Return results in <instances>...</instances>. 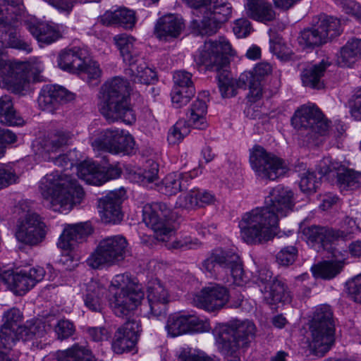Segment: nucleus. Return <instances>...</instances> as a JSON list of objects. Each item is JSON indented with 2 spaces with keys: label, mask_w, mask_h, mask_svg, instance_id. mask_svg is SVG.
Returning a JSON list of instances; mask_svg holds the SVG:
<instances>
[{
  "label": "nucleus",
  "mask_w": 361,
  "mask_h": 361,
  "mask_svg": "<svg viewBox=\"0 0 361 361\" xmlns=\"http://www.w3.org/2000/svg\"><path fill=\"white\" fill-rule=\"evenodd\" d=\"M302 232L307 240L319 243L324 250L333 255L334 249L331 244L340 239L345 240L348 237L343 231L315 225L303 228Z\"/></svg>",
  "instance_id": "23"
},
{
  "label": "nucleus",
  "mask_w": 361,
  "mask_h": 361,
  "mask_svg": "<svg viewBox=\"0 0 361 361\" xmlns=\"http://www.w3.org/2000/svg\"><path fill=\"white\" fill-rule=\"evenodd\" d=\"M207 111V105L205 100L197 99L191 105L188 116L190 125L195 128L205 129L207 126L205 115Z\"/></svg>",
  "instance_id": "47"
},
{
  "label": "nucleus",
  "mask_w": 361,
  "mask_h": 361,
  "mask_svg": "<svg viewBox=\"0 0 361 361\" xmlns=\"http://www.w3.org/2000/svg\"><path fill=\"white\" fill-rule=\"evenodd\" d=\"M45 224L42 218L35 212L28 213L18 226L16 239L29 245H36L45 238Z\"/></svg>",
  "instance_id": "19"
},
{
  "label": "nucleus",
  "mask_w": 361,
  "mask_h": 361,
  "mask_svg": "<svg viewBox=\"0 0 361 361\" xmlns=\"http://www.w3.org/2000/svg\"><path fill=\"white\" fill-rule=\"evenodd\" d=\"M143 221L154 232V237L160 241H167L174 229L166 221L171 219V209L163 202L147 204L142 209Z\"/></svg>",
  "instance_id": "12"
},
{
  "label": "nucleus",
  "mask_w": 361,
  "mask_h": 361,
  "mask_svg": "<svg viewBox=\"0 0 361 361\" xmlns=\"http://www.w3.org/2000/svg\"><path fill=\"white\" fill-rule=\"evenodd\" d=\"M190 133L187 121H178L169 130L167 140L170 145H176L183 140L184 137Z\"/></svg>",
  "instance_id": "53"
},
{
  "label": "nucleus",
  "mask_w": 361,
  "mask_h": 361,
  "mask_svg": "<svg viewBox=\"0 0 361 361\" xmlns=\"http://www.w3.org/2000/svg\"><path fill=\"white\" fill-rule=\"evenodd\" d=\"M44 274V269L37 267L31 268L28 271L24 270L14 273L7 271L2 274H0V279L16 294L23 295L34 287L37 283L41 281Z\"/></svg>",
  "instance_id": "14"
},
{
  "label": "nucleus",
  "mask_w": 361,
  "mask_h": 361,
  "mask_svg": "<svg viewBox=\"0 0 361 361\" xmlns=\"http://www.w3.org/2000/svg\"><path fill=\"white\" fill-rule=\"evenodd\" d=\"M256 283L259 288L264 300L267 304L274 305L288 300L289 294L285 284L277 278L273 277L269 270L260 269Z\"/></svg>",
  "instance_id": "16"
},
{
  "label": "nucleus",
  "mask_w": 361,
  "mask_h": 361,
  "mask_svg": "<svg viewBox=\"0 0 361 361\" xmlns=\"http://www.w3.org/2000/svg\"><path fill=\"white\" fill-rule=\"evenodd\" d=\"M17 331L0 327V361H13L10 353L18 341Z\"/></svg>",
  "instance_id": "49"
},
{
  "label": "nucleus",
  "mask_w": 361,
  "mask_h": 361,
  "mask_svg": "<svg viewBox=\"0 0 361 361\" xmlns=\"http://www.w3.org/2000/svg\"><path fill=\"white\" fill-rule=\"evenodd\" d=\"M104 286L99 281L91 280L86 284V292L84 295L85 306L92 312H101L103 306L102 298L105 293Z\"/></svg>",
  "instance_id": "39"
},
{
  "label": "nucleus",
  "mask_w": 361,
  "mask_h": 361,
  "mask_svg": "<svg viewBox=\"0 0 361 361\" xmlns=\"http://www.w3.org/2000/svg\"><path fill=\"white\" fill-rule=\"evenodd\" d=\"M238 227L244 243L249 245H259L274 238L278 224L274 214L262 207H257L242 216Z\"/></svg>",
  "instance_id": "3"
},
{
  "label": "nucleus",
  "mask_w": 361,
  "mask_h": 361,
  "mask_svg": "<svg viewBox=\"0 0 361 361\" xmlns=\"http://www.w3.org/2000/svg\"><path fill=\"white\" fill-rule=\"evenodd\" d=\"M229 292L226 288L217 283L204 287L194 298L193 302L197 307L208 312L218 311L228 303Z\"/></svg>",
  "instance_id": "18"
},
{
  "label": "nucleus",
  "mask_w": 361,
  "mask_h": 361,
  "mask_svg": "<svg viewBox=\"0 0 361 361\" xmlns=\"http://www.w3.org/2000/svg\"><path fill=\"white\" fill-rule=\"evenodd\" d=\"M250 162L256 175L262 179L274 180L286 172V166L281 159L259 145L251 151Z\"/></svg>",
  "instance_id": "11"
},
{
  "label": "nucleus",
  "mask_w": 361,
  "mask_h": 361,
  "mask_svg": "<svg viewBox=\"0 0 361 361\" xmlns=\"http://www.w3.org/2000/svg\"><path fill=\"white\" fill-rule=\"evenodd\" d=\"M221 25L219 20L205 11L201 19H193L191 21L190 28L197 35L211 36L218 32Z\"/></svg>",
  "instance_id": "43"
},
{
  "label": "nucleus",
  "mask_w": 361,
  "mask_h": 361,
  "mask_svg": "<svg viewBox=\"0 0 361 361\" xmlns=\"http://www.w3.org/2000/svg\"><path fill=\"white\" fill-rule=\"evenodd\" d=\"M86 62V53L84 50L74 47L62 51L58 57L59 66L72 73H76L83 68Z\"/></svg>",
  "instance_id": "36"
},
{
  "label": "nucleus",
  "mask_w": 361,
  "mask_h": 361,
  "mask_svg": "<svg viewBox=\"0 0 361 361\" xmlns=\"http://www.w3.org/2000/svg\"><path fill=\"white\" fill-rule=\"evenodd\" d=\"M338 4L345 13L361 22V6L359 3L353 0H338Z\"/></svg>",
  "instance_id": "61"
},
{
  "label": "nucleus",
  "mask_w": 361,
  "mask_h": 361,
  "mask_svg": "<svg viewBox=\"0 0 361 361\" xmlns=\"http://www.w3.org/2000/svg\"><path fill=\"white\" fill-rule=\"evenodd\" d=\"M114 42L125 63L131 66L137 61L140 51L135 47V39L133 37L127 34H120L114 37Z\"/></svg>",
  "instance_id": "38"
},
{
  "label": "nucleus",
  "mask_w": 361,
  "mask_h": 361,
  "mask_svg": "<svg viewBox=\"0 0 361 361\" xmlns=\"http://www.w3.org/2000/svg\"><path fill=\"white\" fill-rule=\"evenodd\" d=\"M110 305L114 314L119 317L129 315L144 298V292L140 285L134 283L128 274H118L111 282Z\"/></svg>",
  "instance_id": "4"
},
{
  "label": "nucleus",
  "mask_w": 361,
  "mask_h": 361,
  "mask_svg": "<svg viewBox=\"0 0 361 361\" xmlns=\"http://www.w3.org/2000/svg\"><path fill=\"white\" fill-rule=\"evenodd\" d=\"M329 66L330 63L322 60L318 64L306 68L301 75L303 85L314 89L323 88L324 85L322 78Z\"/></svg>",
  "instance_id": "41"
},
{
  "label": "nucleus",
  "mask_w": 361,
  "mask_h": 361,
  "mask_svg": "<svg viewBox=\"0 0 361 361\" xmlns=\"http://www.w3.org/2000/svg\"><path fill=\"white\" fill-rule=\"evenodd\" d=\"M74 99V94L66 88L56 85L44 86L38 97L39 107L51 113H54L59 106Z\"/></svg>",
  "instance_id": "22"
},
{
  "label": "nucleus",
  "mask_w": 361,
  "mask_h": 361,
  "mask_svg": "<svg viewBox=\"0 0 361 361\" xmlns=\"http://www.w3.org/2000/svg\"><path fill=\"white\" fill-rule=\"evenodd\" d=\"M321 173L324 176H336L337 184L341 190H356L361 187V172L352 169H342V172L336 171V167L324 166L321 164Z\"/></svg>",
  "instance_id": "31"
},
{
  "label": "nucleus",
  "mask_w": 361,
  "mask_h": 361,
  "mask_svg": "<svg viewBox=\"0 0 361 361\" xmlns=\"http://www.w3.org/2000/svg\"><path fill=\"white\" fill-rule=\"evenodd\" d=\"M341 32V24L338 18L320 15L314 20L312 27L300 32L298 41L302 48L313 49L339 35Z\"/></svg>",
  "instance_id": "8"
},
{
  "label": "nucleus",
  "mask_w": 361,
  "mask_h": 361,
  "mask_svg": "<svg viewBox=\"0 0 361 361\" xmlns=\"http://www.w3.org/2000/svg\"><path fill=\"white\" fill-rule=\"evenodd\" d=\"M12 63H23L25 65V73L26 80L23 84L22 88L20 90H11L15 93H19L23 90L24 87L27 82H29L31 80L33 82H42L45 80V77L42 74L43 68L40 64H33L32 66L28 65L24 62H12Z\"/></svg>",
  "instance_id": "54"
},
{
  "label": "nucleus",
  "mask_w": 361,
  "mask_h": 361,
  "mask_svg": "<svg viewBox=\"0 0 361 361\" xmlns=\"http://www.w3.org/2000/svg\"><path fill=\"white\" fill-rule=\"evenodd\" d=\"M73 134L68 130H57L44 136L38 142L37 152L45 159L50 160L52 156L60 153L68 145Z\"/></svg>",
  "instance_id": "25"
},
{
  "label": "nucleus",
  "mask_w": 361,
  "mask_h": 361,
  "mask_svg": "<svg viewBox=\"0 0 361 361\" xmlns=\"http://www.w3.org/2000/svg\"><path fill=\"white\" fill-rule=\"evenodd\" d=\"M126 191L123 188L109 192L99 201V213L105 223L116 224L123 219L121 204L124 200Z\"/></svg>",
  "instance_id": "24"
},
{
  "label": "nucleus",
  "mask_w": 361,
  "mask_h": 361,
  "mask_svg": "<svg viewBox=\"0 0 361 361\" xmlns=\"http://www.w3.org/2000/svg\"><path fill=\"white\" fill-rule=\"evenodd\" d=\"M130 66L126 71V73L130 75L134 82L149 84L156 78V73L143 61L136 66L133 64Z\"/></svg>",
  "instance_id": "50"
},
{
  "label": "nucleus",
  "mask_w": 361,
  "mask_h": 361,
  "mask_svg": "<svg viewBox=\"0 0 361 361\" xmlns=\"http://www.w3.org/2000/svg\"><path fill=\"white\" fill-rule=\"evenodd\" d=\"M4 47L0 40V87L8 90H20L26 80L25 65L12 63L6 59Z\"/></svg>",
  "instance_id": "17"
},
{
  "label": "nucleus",
  "mask_w": 361,
  "mask_h": 361,
  "mask_svg": "<svg viewBox=\"0 0 361 361\" xmlns=\"http://www.w3.org/2000/svg\"><path fill=\"white\" fill-rule=\"evenodd\" d=\"M311 338L309 343L310 350L317 356H324L335 342V329L322 328L310 325Z\"/></svg>",
  "instance_id": "28"
},
{
  "label": "nucleus",
  "mask_w": 361,
  "mask_h": 361,
  "mask_svg": "<svg viewBox=\"0 0 361 361\" xmlns=\"http://www.w3.org/2000/svg\"><path fill=\"white\" fill-rule=\"evenodd\" d=\"M147 292L149 306V317L157 319L165 317L170 302V294L164 284L157 279H153L148 283Z\"/></svg>",
  "instance_id": "21"
},
{
  "label": "nucleus",
  "mask_w": 361,
  "mask_h": 361,
  "mask_svg": "<svg viewBox=\"0 0 361 361\" xmlns=\"http://www.w3.org/2000/svg\"><path fill=\"white\" fill-rule=\"evenodd\" d=\"M298 256V249L295 246L283 247L276 255L277 262L282 266L292 264Z\"/></svg>",
  "instance_id": "59"
},
{
  "label": "nucleus",
  "mask_w": 361,
  "mask_h": 361,
  "mask_svg": "<svg viewBox=\"0 0 361 361\" xmlns=\"http://www.w3.org/2000/svg\"><path fill=\"white\" fill-rule=\"evenodd\" d=\"M22 11L21 0H0V34L2 39L4 35L8 36L4 39L11 47L30 53V44L18 36L16 30L18 16Z\"/></svg>",
  "instance_id": "6"
},
{
  "label": "nucleus",
  "mask_w": 361,
  "mask_h": 361,
  "mask_svg": "<svg viewBox=\"0 0 361 361\" xmlns=\"http://www.w3.org/2000/svg\"><path fill=\"white\" fill-rule=\"evenodd\" d=\"M292 124L298 130L302 128L324 135L329 127V121L322 111L314 106H301L292 118Z\"/></svg>",
  "instance_id": "15"
},
{
  "label": "nucleus",
  "mask_w": 361,
  "mask_h": 361,
  "mask_svg": "<svg viewBox=\"0 0 361 361\" xmlns=\"http://www.w3.org/2000/svg\"><path fill=\"white\" fill-rule=\"evenodd\" d=\"M27 29L39 42L46 44H50L62 37L60 26L52 22L30 23Z\"/></svg>",
  "instance_id": "33"
},
{
  "label": "nucleus",
  "mask_w": 361,
  "mask_h": 361,
  "mask_svg": "<svg viewBox=\"0 0 361 361\" xmlns=\"http://www.w3.org/2000/svg\"><path fill=\"white\" fill-rule=\"evenodd\" d=\"M184 27L182 18L173 14L166 15L157 20L154 34L160 41L170 42L178 38Z\"/></svg>",
  "instance_id": "27"
},
{
  "label": "nucleus",
  "mask_w": 361,
  "mask_h": 361,
  "mask_svg": "<svg viewBox=\"0 0 361 361\" xmlns=\"http://www.w3.org/2000/svg\"><path fill=\"white\" fill-rule=\"evenodd\" d=\"M199 319L192 314L174 313L168 317L165 326L167 335L175 338L190 331H197Z\"/></svg>",
  "instance_id": "29"
},
{
  "label": "nucleus",
  "mask_w": 361,
  "mask_h": 361,
  "mask_svg": "<svg viewBox=\"0 0 361 361\" xmlns=\"http://www.w3.org/2000/svg\"><path fill=\"white\" fill-rule=\"evenodd\" d=\"M195 87L188 89L174 87L171 93V101L176 108L186 105L195 94Z\"/></svg>",
  "instance_id": "56"
},
{
  "label": "nucleus",
  "mask_w": 361,
  "mask_h": 361,
  "mask_svg": "<svg viewBox=\"0 0 361 361\" xmlns=\"http://www.w3.org/2000/svg\"><path fill=\"white\" fill-rule=\"evenodd\" d=\"M100 21L105 25H120L126 28H132L136 22L135 12L121 8L114 11H106L100 17Z\"/></svg>",
  "instance_id": "37"
},
{
  "label": "nucleus",
  "mask_w": 361,
  "mask_h": 361,
  "mask_svg": "<svg viewBox=\"0 0 361 361\" xmlns=\"http://www.w3.org/2000/svg\"><path fill=\"white\" fill-rule=\"evenodd\" d=\"M18 341L22 339L24 341L37 340L42 338L46 333L44 324L39 321L36 320L34 322H27L24 326H20L19 329L16 331ZM33 348H42V345L37 341H33L32 344Z\"/></svg>",
  "instance_id": "42"
},
{
  "label": "nucleus",
  "mask_w": 361,
  "mask_h": 361,
  "mask_svg": "<svg viewBox=\"0 0 361 361\" xmlns=\"http://www.w3.org/2000/svg\"><path fill=\"white\" fill-rule=\"evenodd\" d=\"M76 173L80 178L90 185H100L105 179L102 166L90 160H85L76 166Z\"/></svg>",
  "instance_id": "40"
},
{
  "label": "nucleus",
  "mask_w": 361,
  "mask_h": 361,
  "mask_svg": "<svg viewBox=\"0 0 361 361\" xmlns=\"http://www.w3.org/2000/svg\"><path fill=\"white\" fill-rule=\"evenodd\" d=\"M57 361H94L90 349L85 345L75 343L65 350L59 351Z\"/></svg>",
  "instance_id": "44"
},
{
  "label": "nucleus",
  "mask_w": 361,
  "mask_h": 361,
  "mask_svg": "<svg viewBox=\"0 0 361 361\" xmlns=\"http://www.w3.org/2000/svg\"><path fill=\"white\" fill-rule=\"evenodd\" d=\"M22 319L23 314L18 308H11L4 313L1 326L16 331L21 326Z\"/></svg>",
  "instance_id": "55"
},
{
  "label": "nucleus",
  "mask_w": 361,
  "mask_h": 361,
  "mask_svg": "<svg viewBox=\"0 0 361 361\" xmlns=\"http://www.w3.org/2000/svg\"><path fill=\"white\" fill-rule=\"evenodd\" d=\"M294 206L293 192L279 185L271 190L265 200V206L262 208L274 214L278 224L279 218L286 216L293 212Z\"/></svg>",
  "instance_id": "20"
},
{
  "label": "nucleus",
  "mask_w": 361,
  "mask_h": 361,
  "mask_svg": "<svg viewBox=\"0 0 361 361\" xmlns=\"http://www.w3.org/2000/svg\"><path fill=\"white\" fill-rule=\"evenodd\" d=\"M344 262L341 260L324 261L312 267L315 277L323 279H331L336 276L343 269Z\"/></svg>",
  "instance_id": "48"
},
{
  "label": "nucleus",
  "mask_w": 361,
  "mask_h": 361,
  "mask_svg": "<svg viewBox=\"0 0 361 361\" xmlns=\"http://www.w3.org/2000/svg\"><path fill=\"white\" fill-rule=\"evenodd\" d=\"M128 252V242L122 235H114L102 240L87 259L92 269L112 266L124 260Z\"/></svg>",
  "instance_id": "7"
},
{
  "label": "nucleus",
  "mask_w": 361,
  "mask_h": 361,
  "mask_svg": "<svg viewBox=\"0 0 361 361\" xmlns=\"http://www.w3.org/2000/svg\"><path fill=\"white\" fill-rule=\"evenodd\" d=\"M218 86L223 98L234 97L237 94V90L246 88V80L251 76L250 74H241L237 80L233 79L229 72L223 69L218 72Z\"/></svg>",
  "instance_id": "34"
},
{
  "label": "nucleus",
  "mask_w": 361,
  "mask_h": 361,
  "mask_svg": "<svg viewBox=\"0 0 361 361\" xmlns=\"http://www.w3.org/2000/svg\"><path fill=\"white\" fill-rule=\"evenodd\" d=\"M49 161L64 171H56L47 174L39 181V190L48 207L54 212L66 213L74 205L81 203L85 192L74 178L65 173L75 165L67 154H57Z\"/></svg>",
  "instance_id": "1"
},
{
  "label": "nucleus",
  "mask_w": 361,
  "mask_h": 361,
  "mask_svg": "<svg viewBox=\"0 0 361 361\" xmlns=\"http://www.w3.org/2000/svg\"><path fill=\"white\" fill-rule=\"evenodd\" d=\"M75 331V326L73 324L66 319H61L58 322L55 326V332L58 338L61 340L68 338L73 334Z\"/></svg>",
  "instance_id": "63"
},
{
  "label": "nucleus",
  "mask_w": 361,
  "mask_h": 361,
  "mask_svg": "<svg viewBox=\"0 0 361 361\" xmlns=\"http://www.w3.org/2000/svg\"><path fill=\"white\" fill-rule=\"evenodd\" d=\"M216 266L229 273L236 285L240 286L244 282L243 262L239 255L233 250L215 249L202 262V267L209 272L214 271Z\"/></svg>",
  "instance_id": "9"
},
{
  "label": "nucleus",
  "mask_w": 361,
  "mask_h": 361,
  "mask_svg": "<svg viewBox=\"0 0 361 361\" xmlns=\"http://www.w3.org/2000/svg\"><path fill=\"white\" fill-rule=\"evenodd\" d=\"M158 173L159 164L152 160H149L143 171L137 173V180L144 185H147L157 180Z\"/></svg>",
  "instance_id": "52"
},
{
  "label": "nucleus",
  "mask_w": 361,
  "mask_h": 361,
  "mask_svg": "<svg viewBox=\"0 0 361 361\" xmlns=\"http://www.w3.org/2000/svg\"><path fill=\"white\" fill-rule=\"evenodd\" d=\"M18 179L15 170L8 165L0 166V189L16 183Z\"/></svg>",
  "instance_id": "60"
},
{
  "label": "nucleus",
  "mask_w": 361,
  "mask_h": 361,
  "mask_svg": "<svg viewBox=\"0 0 361 361\" xmlns=\"http://www.w3.org/2000/svg\"><path fill=\"white\" fill-rule=\"evenodd\" d=\"M91 233V228L87 224H77L68 225L61 235L57 245L59 248L71 251L75 248L78 243Z\"/></svg>",
  "instance_id": "30"
},
{
  "label": "nucleus",
  "mask_w": 361,
  "mask_h": 361,
  "mask_svg": "<svg viewBox=\"0 0 361 361\" xmlns=\"http://www.w3.org/2000/svg\"><path fill=\"white\" fill-rule=\"evenodd\" d=\"M0 123L8 126H19L23 123L13 109V104L10 96L4 95L0 97Z\"/></svg>",
  "instance_id": "46"
},
{
  "label": "nucleus",
  "mask_w": 361,
  "mask_h": 361,
  "mask_svg": "<svg viewBox=\"0 0 361 361\" xmlns=\"http://www.w3.org/2000/svg\"><path fill=\"white\" fill-rule=\"evenodd\" d=\"M350 113L356 121H361V88L357 90L349 102Z\"/></svg>",
  "instance_id": "64"
},
{
  "label": "nucleus",
  "mask_w": 361,
  "mask_h": 361,
  "mask_svg": "<svg viewBox=\"0 0 361 361\" xmlns=\"http://www.w3.org/2000/svg\"><path fill=\"white\" fill-rule=\"evenodd\" d=\"M190 176L184 173H169L159 183H156L157 190L166 195H173L180 191L188 189Z\"/></svg>",
  "instance_id": "35"
},
{
  "label": "nucleus",
  "mask_w": 361,
  "mask_h": 361,
  "mask_svg": "<svg viewBox=\"0 0 361 361\" xmlns=\"http://www.w3.org/2000/svg\"><path fill=\"white\" fill-rule=\"evenodd\" d=\"M140 324L135 321H128L119 327L114 334L112 348L117 354L131 351L137 343Z\"/></svg>",
  "instance_id": "26"
},
{
  "label": "nucleus",
  "mask_w": 361,
  "mask_h": 361,
  "mask_svg": "<svg viewBox=\"0 0 361 361\" xmlns=\"http://www.w3.org/2000/svg\"><path fill=\"white\" fill-rule=\"evenodd\" d=\"M256 326L250 320H234L222 329L219 339L221 352L228 361H240L238 350L248 346L255 339Z\"/></svg>",
  "instance_id": "5"
},
{
  "label": "nucleus",
  "mask_w": 361,
  "mask_h": 361,
  "mask_svg": "<svg viewBox=\"0 0 361 361\" xmlns=\"http://www.w3.org/2000/svg\"><path fill=\"white\" fill-rule=\"evenodd\" d=\"M361 55V39H353L343 47L338 56L337 63L342 67H350Z\"/></svg>",
  "instance_id": "45"
},
{
  "label": "nucleus",
  "mask_w": 361,
  "mask_h": 361,
  "mask_svg": "<svg viewBox=\"0 0 361 361\" xmlns=\"http://www.w3.org/2000/svg\"><path fill=\"white\" fill-rule=\"evenodd\" d=\"M245 11L250 18L264 24L273 21L276 18L272 5L265 0H247Z\"/></svg>",
  "instance_id": "32"
},
{
  "label": "nucleus",
  "mask_w": 361,
  "mask_h": 361,
  "mask_svg": "<svg viewBox=\"0 0 361 361\" xmlns=\"http://www.w3.org/2000/svg\"><path fill=\"white\" fill-rule=\"evenodd\" d=\"M94 149L114 154H130L133 152L135 141L131 135L118 128L106 129L92 143Z\"/></svg>",
  "instance_id": "13"
},
{
  "label": "nucleus",
  "mask_w": 361,
  "mask_h": 361,
  "mask_svg": "<svg viewBox=\"0 0 361 361\" xmlns=\"http://www.w3.org/2000/svg\"><path fill=\"white\" fill-rule=\"evenodd\" d=\"M319 184V182L314 172L307 171L302 174L300 188L303 192L311 193L315 192Z\"/></svg>",
  "instance_id": "58"
},
{
  "label": "nucleus",
  "mask_w": 361,
  "mask_h": 361,
  "mask_svg": "<svg viewBox=\"0 0 361 361\" xmlns=\"http://www.w3.org/2000/svg\"><path fill=\"white\" fill-rule=\"evenodd\" d=\"M130 90L129 82L121 77H115L102 86L99 111L109 123L135 122L136 116L130 103Z\"/></svg>",
  "instance_id": "2"
},
{
  "label": "nucleus",
  "mask_w": 361,
  "mask_h": 361,
  "mask_svg": "<svg viewBox=\"0 0 361 361\" xmlns=\"http://www.w3.org/2000/svg\"><path fill=\"white\" fill-rule=\"evenodd\" d=\"M233 49L229 42L224 37L218 40L205 42L196 61L207 69L220 72L229 63L227 55H232Z\"/></svg>",
  "instance_id": "10"
},
{
  "label": "nucleus",
  "mask_w": 361,
  "mask_h": 361,
  "mask_svg": "<svg viewBox=\"0 0 361 361\" xmlns=\"http://www.w3.org/2000/svg\"><path fill=\"white\" fill-rule=\"evenodd\" d=\"M198 191L192 189L187 194L180 195L176 202V207L184 209H193L198 207Z\"/></svg>",
  "instance_id": "57"
},
{
  "label": "nucleus",
  "mask_w": 361,
  "mask_h": 361,
  "mask_svg": "<svg viewBox=\"0 0 361 361\" xmlns=\"http://www.w3.org/2000/svg\"><path fill=\"white\" fill-rule=\"evenodd\" d=\"M178 359L180 361H216L215 357H210L204 352L192 353L190 350L185 349L180 352Z\"/></svg>",
  "instance_id": "62"
},
{
  "label": "nucleus",
  "mask_w": 361,
  "mask_h": 361,
  "mask_svg": "<svg viewBox=\"0 0 361 361\" xmlns=\"http://www.w3.org/2000/svg\"><path fill=\"white\" fill-rule=\"evenodd\" d=\"M310 325L322 326V328L335 329L333 312L329 305H322L317 307Z\"/></svg>",
  "instance_id": "51"
}]
</instances>
